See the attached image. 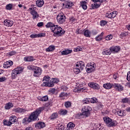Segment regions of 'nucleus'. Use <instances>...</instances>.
Listing matches in <instances>:
<instances>
[{"label":"nucleus","instance_id":"nucleus-9","mask_svg":"<svg viewBox=\"0 0 130 130\" xmlns=\"http://www.w3.org/2000/svg\"><path fill=\"white\" fill-rule=\"evenodd\" d=\"M85 69L87 73H92L95 70V63L94 62L87 63Z\"/></svg>","mask_w":130,"mask_h":130},{"label":"nucleus","instance_id":"nucleus-10","mask_svg":"<svg viewBox=\"0 0 130 130\" xmlns=\"http://www.w3.org/2000/svg\"><path fill=\"white\" fill-rule=\"evenodd\" d=\"M33 72L34 77L37 78L38 77H39V76L41 75V74L42 73V70H41V68L39 67H36Z\"/></svg>","mask_w":130,"mask_h":130},{"label":"nucleus","instance_id":"nucleus-43","mask_svg":"<svg viewBox=\"0 0 130 130\" xmlns=\"http://www.w3.org/2000/svg\"><path fill=\"white\" fill-rule=\"evenodd\" d=\"M36 67H35L33 65H30L27 67V69H28V70H31V71H34Z\"/></svg>","mask_w":130,"mask_h":130},{"label":"nucleus","instance_id":"nucleus-32","mask_svg":"<svg viewBox=\"0 0 130 130\" xmlns=\"http://www.w3.org/2000/svg\"><path fill=\"white\" fill-rule=\"evenodd\" d=\"M3 123L4 125H7V126H11L12 125V123H11L10 120L9 121L8 120H4Z\"/></svg>","mask_w":130,"mask_h":130},{"label":"nucleus","instance_id":"nucleus-17","mask_svg":"<svg viewBox=\"0 0 130 130\" xmlns=\"http://www.w3.org/2000/svg\"><path fill=\"white\" fill-rule=\"evenodd\" d=\"M111 48V50L112 51V52H113V53H115L116 52H118V51H119V50H120V48H119V47L118 46H113L112 47L110 48Z\"/></svg>","mask_w":130,"mask_h":130},{"label":"nucleus","instance_id":"nucleus-19","mask_svg":"<svg viewBox=\"0 0 130 130\" xmlns=\"http://www.w3.org/2000/svg\"><path fill=\"white\" fill-rule=\"evenodd\" d=\"M83 34L85 37H91V31L88 29L83 30Z\"/></svg>","mask_w":130,"mask_h":130},{"label":"nucleus","instance_id":"nucleus-46","mask_svg":"<svg viewBox=\"0 0 130 130\" xmlns=\"http://www.w3.org/2000/svg\"><path fill=\"white\" fill-rule=\"evenodd\" d=\"M67 96H68V93H64V92H61L60 94H59V98H61L62 97H67Z\"/></svg>","mask_w":130,"mask_h":130},{"label":"nucleus","instance_id":"nucleus-56","mask_svg":"<svg viewBox=\"0 0 130 130\" xmlns=\"http://www.w3.org/2000/svg\"><path fill=\"white\" fill-rule=\"evenodd\" d=\"M9 55H10V56H12L13 55H15V54H16V52L14 51H12L11 52H10L9 53Z\"/></svg>","mask_w":130,"mask_h":130},{"label":"nucleus","instance_id":"nucleus-4","mask_svg":"<svg viewBox=\"0 0 130 130\" xmlns=\"http://www.w3.org/2000/svg\"><path fill=\"white\" fill-rule=\"evenodd\" d=\"M82 113H79L77 115V116H82V115H84L86 117L88 116H90V114H91V111H92V108L89 106H85L84 108L82 109Z\"/></svg>","mask_w":130,"mask_h":130},{"label":"nucleus","instance_id":"nucleus-29","mask_svg":"<svg viewBox=\"0 0 130 130\" xmlns=\"http://www.w3.org/2000/svg\"><path fill=\"white\" fill-rule=\"evenodd\" d=\"M13 106H14V105H13V103H8L7 104H6L5 108L6 110H9V109H11V108H12V107H13Z\"/></svg>","mask_w":130,"mask_h":130},{"label":"nucleus","instance_id":"nucleus-16","mask_svg":"<svg viewBox=\"0 0 130 130\" xmlns=\"http://www.w3.org/2000/svg\"><path fill=\"white\" fill-rule=\"evenodd\" d=\"M30 14H31V15H32V19L34 20H35V19H36V18H38V17H39V14H38V13H37V12H36V11H35V10L31 11Z\"/></svg>","mask_w":130,"mask_h":130},{"label":"nucleus","instance_id":"nucleus-41","mask_svg":"<svg viewBox=\"0 0 130 130\" xmlns=\"http://www.w3.org/2000/svg\"><path fill=\"white\" fill-rule=\"evenodd\" d=\"M68 113V111L67 110H62L61 109L60 111V114H61L62 115H66Z\"/></svg>","mask_w":130,"mask_h":130},{"label":"nucleus","instance_id":"nucleus-27","mask_svg":"<svg viewBox=\"0 0 130 130\" xmlns=\"http://www.w3.org/2000/svg\"><path fill=\"white\" fill-rule=\"evenodd\" d=\"M55 49V47L53 45H50L48 48L46 49V51L49 52L50 51H53Z\"/></svg>","mask_w":130,"mask_h":130},{"label":"nucleus","instance_id":"nucleus-34","mask_svg":"<svg viewBox=\"0 0 130 130\" xmlns=\"http://www.w3.org/2000/svg\"><path fill=\"white\" fill-rule=\"evenodd\" d=\"M64 106L66 108H69L72 106V103L71 102H66L64 103Z\"/></svg>","mask_w":130,"mask_h":130},{"label":"nucleus","instance_id":"nucleus-30","mask_svg":"<svg viewBox=\"0 0 130 130\" xmlns=\"http://www.w3.org/2000/svg\"><path fill=\"white\" fill-rule=\"evenodd\" d=\"M101 4H97V3H95V4H92L91 5V7L92 8V10H94V9H98V8H99L100 7V5Z\"/></svg>","mask_w":130,"mask_h":130},{"label":"nucleus","instance_id":"nucleus-20","mask_svg":"<svg viewBox=\"0 0 130 130\" xmlns=\"http://www.w3.org/2000/svg\"><path fill=\"white\" fill-rule=\"evenodd\" d=\"M36 5L39 8H41V7L44 5V1L37 0L36 1Z\"/></svg>","mask_w":130,"mask_h":130},{"label":"nucleus","instance_id":"nucleus-52","mask_svg":"<svg viewBox=\"0 0 130 130\" xmlns=\"http://www.w3.org/2000/svg\"><path fill=\"white\" fill-rule=\"evenodd\" d=\"M117 12L116 11H114L112 13H111L112 14V19H113L114 18H115V17H116V14Z\"/></svg>","mask_w":130,"mask_h":130},{"label":"nucleus","instance_id":"nucleus-38","mask_svg":"<svg viewBox=\"0 0 130 130\" xmlns=\"http://www.w3.org/2000/svg\"><path fill=\"white\" fill-rule=\"evenodd\" d=\"M6 10H8L9 11H11L12 9L13 8V4H9L8 5H7L6 6Z\"/></svg>","mask_w":130,"mask_h":130},{"label":"nucleus","instance_id":"nucleus-42","mask_svg":"<svg viewBox=\"0 0 130 130\" xmlns=\"http://www.w3.org/2000/svg\"><path fill=\"white\" fill-rule=\"evenodd\" d=\"M75 126H76V125H75V124H74L72 122H70L68 124L67 127L72 128V127H75Z\"/></svg>","mask_w":130,"mask_h":130},{"label":"nucleus","instance_id":"nucleus-62","mask_svg":"<svg viewBox=\"0 0 130 130\" xmlns=\"http://www.w3.org/2000/svg\"><path fill=\"white\" fill-rule=\"evenodd\" d=\"M43 24H44L43 22H39L37 24V26L38 27H42V26H43Z\"/></svg>","mask_w":130,"mask_h":130},{"label":"nucleus","instance_id":"nucleus-25","mask_svg":"<svg viewBox=\"0 0 130 130\" xmlns=\"http://www.w3.org/2000/svg\"><path fill=\"white\" fill-rule=\"evenodd\" d=\"M73 51L72 50H64L61 52L62 55H67V54H70V53H72Z\"/></svg>","mask_w":130,"mask_h":130},{"label":"nucleus","instance_id":"nucleus-5","mask_svg":"<svg viewBox=\"0 0 130 130\" xmlns=\"http://www.w3.org/2000/svg\"><path fill=\"white\" fill-rule=\"evenodd\" d=\"M104 121L106 123L107 126L109 127H113V126H116L117 125V121L115 120H112L109 117H105L103 118Z\"/></svg>","mask_w":130,"mask_h":130},{"label":"nucleus","instance_id":"nucleus-60","mask_svg":"<svg viewBox=\"0 0 130 130\" xmlns=\"http://www.w3.org/2000/svg\"><path fill=\"white\" fill-rule=\"evenodd\" d=\"M6 62H8V64L10 67H12V66H13V62L11 60H9V61H6Z\"/></svg>","mask_w":130,"mask_h":130},{"label":"nucleus","instance_id":"nucleus-2","mask_svg":"<svg viewBox=\"0 0 130 130\" xmlns=\"http://www.w3.org/2000/svg\"><path fill=\"white\" fill-rule=\"evenodd\" d=\"M84 69H85V63L82 61H79L75 64L73 71L76 75H78V74L81 73Z\"/></svg>","mask_w":130,"mask_h":130},{"label":"nucleus","instance_id":"nucleus-50","mask_svg":"<svg viewBox=\"0 0 130 130\" xmlns=\"http://www.w3.org/2000/svg\"><path fill=\"white\" fill-rule=\"evenodd\" d=\"M102 39H103V38L99 36H98L97 37H95L96 41H101Z\"/></svg>","mask_w":130,"mask_h":130},{"label":"nucleus","instance_id":"nucleus-63","mask_svg":"<svg viewBox=\"0 0 130 130\" xmlns=\"http://www.w3.org/2000/svg\"><path fill=\"white\" fill-rule=\"evenodd\" d=\"M118 77V75L117 74H115L113 75V79H114L115 80H116Z\"/></svg>","mask_w":130,"mask_h":130},{"label":"nucleus","instance_id":"nucleus-31","mask_svg":"<svg viewBox=\"0 0 130 130\" xmlns=\"http://www.w3.org/2000/svg\"><path fill=\"white\" fill-rule=\"evenodd\" d=\"M116 112L119 116H124L125 115V113L120 110H117Z\"/></svg>","mask_w":130,"mask_h":130},{"label":"nucleus","instance_id":"nucleus-40","mask_svg":"<svg viewBox=\"0 0 130 130\" xmlns=\"http://www.w3.org/2000/svg\"><path fill=\"white\" fill-rule=\"evenodd\" d=\"M128 35V34L127 33V32H121V34H120V37L121 38H123V37H125L126 36H127Z\"/></svg>","mask_w":130,"mask_h":130},{"label":"nucleus","instance_id":"nucleus-33","mask_svg":"<svg viewBox=\"0 0 130 130\" xmlns=\"http://www.w3.org/2000/svg\"><path fill=\"white\" fill-rule=\"evenodd\" d=\"M96 105L98 109H99L100 110H102V109H103V105H102V103H101V102H98L96 103Z\"/></svg>","mask_w":130,"mask_h":130},{"label":"nucleus","instance_id":"nucleus-7","mask_svg":"<svg viewBox=\"0 0 130 130\" xmlns=\"http://www.w3.org/2000/svg\"><path fill=\"white\" fill-rule=\"evenodd\" d=\"M22 72H23L22 67H18L15 68L14 70L12 71V73L11 74L12 78L15 79L17 77V75H19V74H21Z\"/></svg>","mask_w":130,"mask_h":130},{"label":"nucleus","instance_id":"nucleus-11","mask_svg":"<svg viewBox=\"0 0 130 130\" xmlns=\"http://www.w3.org/2000/svg\"><path fill=\"white\" fill-rule=\"evenodd\" d=\"M88 86L90 88H93L94 90H99L100 89L99 84L95 82H90L88 83Z\"/></svg>","mask_w":130,"mask_h":130},{"label":"nucleus","instance_id":"nucleus-59","mask_svg":"<svg viewBox=\"0 0 130 130\" xmlns=\"http://www.w3.org/2000/svg\"><path fill=\"white\" fill-rule=\"evenodd\" d=\"M127 101H128V100L126 98L122 100L123 103H127Z\"/></svg>","mask_w":130,"mask_h":130},{"label":"nucleus","instance_id":"nucleus-44","mask_svg":"<svg viewBox=\"0 0 130 130\" xmlns=\"http://www.w3.org/2000/svg\"><path fill=\"white\" fill-rule=\"evenodd\" d=\"M74 51H76L77 52L78 51H82V50H83V49H82L81 47L78 46L75 49H74Z\"/></svg>","mask_w":130,"mask_h":130},{"label":"nucleus","instance_id":"nucleus-45","mask_svg":"<svg viewBox=\"0 0 130 130\" xmlns=\"http://www.w3.org/2000/svg\"><path fill=\"white\" fill-rule=\"evenodd\" d=\"M76 34H83V33H84V30L78 28L76 31Z\"/></svg>","mask_w":130,"mask_h":130},{"label":"nucleus","instance_id":"nucleus-22","mask_svg":"<svg viewBox=\"0 0 130 130\" xmlns=\"http://www.w3.org/2000/svg\"><path fill=\"white\" fill-rule=\"evenodd\" d=\"M113 85L114 84H111L110 83H108L106 84H104L103 85V87L104 88H105V89H111V88H112V87H113Z\"/></svg>","mask_w":130,"mask_h":130},{"label":"nucleus","instance_id":"nucleus-18","mask_svg":"<svg viewBox=\"0 0 130 130\" xmlns=\"http://www.w3.org/2000/svg\"><path fill=\"white\" fill-rule=\"evenodd\" d=\"M36 127H38V128H43L45 126V123L43 122H39L35 125Z\"/></svg>","mask_w":130,"mask_h":130},{"label":"nucleus","instance_id":"nucleus-14","mask_svg":"<svg viewBox=\"0 0 130 130\" xmlns=\"http://www.w3.org/2000/svg\"><path fill=\"white\" fill-rule=\"evenodd\" d=\"M45 34L44 33H40L39 34H32L30 36V38H37L39 37H44Z\"/></svg>","mask_w":130,"mask_h":130},{"label":"nucleus","instance_id":"nucleus-49","mask_svg":"<svg viewBox=\"0 0 130 130\" xmlns=\"http://www.w3.org/2000/svg\"><path fill=\"white\" fill-rule=\"evenodd\" d=\"M112 13H106L105 14V17L107 18H109V19H112Z\"/></svg>","mask_w":130,"mask_h":130},{"label":"nucleus","instance_id":"nucleus-58","mask_svg":"<svg viewBox=\"0 0 130 130\" xmlns=\"http://www.w3.org/2000/svg\"><path fill=\"white\" fill-rule=\"evenodd\" d=\"M5 80H6V77H2L0 78V82H5Z\"/></svg>","mask_w":130,"mask_h":130},{"label":"nucleus","instance_id":"nucleus-23","mask_svg":"<svg viewBox=\"0 0 130 130\" xmlns=\"http://www.w3.org/2000/svg\"><path fill=\"white\" fill-rule=\"evenodd\" d=\"M38 100H39V101H42V102H46L47 101V100H48V96L45 95L42 98L39 96V98H38Z\"/></svg>","mask_w":130,"mask_h":130},{"label":"nucleus","instance_id":"nucleus-48","mask_svg":"<svg viewBox=\"0 0 130 130\" xmlns=\"http://www.w3.org/2000/svg\"><path fill=\"white\" fill-rule=\"evenodd\" d=\"M88 100H89V103L91 102V103H97V99L95 100L94 98L91 99H88Z\"/></svg>","mask_w":130,"mask_h":130},{"label":"nucleus","instance_id":"nucleus-53","mask_svg":"<svg viewBox=\"0 0 130 130\" xmlns=\"http://www.w3.org/2000/svg\"><path fill=\"white\" fill-rule=\"evenodd\" d=\"M85 88H82L80 89H77L75 92H77V93H80V92H83V91H84Z\"/></svg>","mask_w":130,"mask_h":130},{"label":"nucleus","instance_id":"nucleus-26","mask_svg":"<svg viewBox=\"0 0 130 130\" xmlns=\"http://www.w3.org/2000/svg\"><path fill=\"white\" fill-rule=\"evenodd\" d=\"M24 61H33L35 60L33 56H27L24 58Z\"/></svg>","mask_w":130,"mask_h":130},{"label":"nucleus","instance_id":"nucleus-8","mask_svg":"<svg viewBox=\"0 0 130 130\" xmlns=\"http://www.w3.org/2000/svg\"><path fill=\"white\" fill-rule=\"evenodd\" d=\"M57 19V22L59 24H62L63 23H64L66 22V15L62 13H59L56 17Z\"/></svg>","mask_w":130,"mask_h":130},{"label":"nucleus","instance_id":"nucleus-12","mask_svg":"<svg viewBox=\"0 0 130 130\" xmlns=\"http://www.w3.org/2000/svg\"><path fill=\"white\" fill-rule=\"evenodd\" d=\"M113 87L119 92H120V91H123V87H122V85H121V84L115 83L113 84Z\"/></svg>","mask_w":130,"mask_h":130},{"label":"nucleus","instance_id":"nucleus-1","mask_svg":"<svg viewBox=\"0 0 130 130\" xmlns=\"http://www.w3.org/2000/svg\"><path fill=\"white\" fill-rule=\"evenodd\" d=\"M43 110H44V107H40L37 109L36 111L31 113L29 117H25L23 119L22 123L26 124L31 122V121L36 120V119H37V117L39 116V114H40Z\"/></svg>","mask_w":130,"mask_h":130},{"label":"nucleus","instance_id":"nucleus-13","mask_svg":"<svg viewBox=\"0 0 130 130\" xmlns=\"http://www.w3.org/2000/svg\"><path fill=\"white\" fill-rule=\"evenodd\" d=\"M4 25L7 27H12L14 25V21L6 19L4 21Z\"/></svg>","mask_w":130,"mask_h":130},{"label":"nucleus","instance_id":"nucleus-15","mask_svg":"<svg viewBox=\"0 0 130 130\" xmlns=\"http://www.w3.org/2000/svg\"><path fill=\"white\" fill-rule=\"evenodd\" d=\"M12 110L16 113H22V112H25V109L21 108H15Z\"/></svg>","mask_w":130,"mask_h":130},{"label":"nucleus","instance_id":"nucleus-35","mask_svg":"<svg viewBox=\"0 0 130 130\" xmlns=\"http://www.w3.org/2000/svg\"><path fill=\"white\" fill-rule=\"evenodd\" d=\"M58 82H59V80L57 78H52V81H51V83H53V85H54V84H57Z\"/></svg>","mask_w":130,"mask_h":130},{"label":"nucleus","instance_id":"nucleus-28","mask_svg":"<svg viewBox=\"0 0 130 130\" xmlns=\"http://www.w3.org/2000/svg\"><path fill=\"white\" fill-rule=\"evenodd\" d=\"M111 49L110 48V49L108 50H105V51H103V54L106 55H110L111 54Z\"/></svg>","mask_w":130,"mask_h":130},{"label":"nucleus","instance_id":"nucleus-21","mask_svg":"<svg viewBox=\"0 0 130 130\" xmlns=\"http://www.w3.org/2000/svg\"><path fill=\"white\" fill-rule=\"evenodd\" d=\"M16 119H17V117L14 115H12L9 118V121L11 122V124L15 123L16 122Z\"/></svg>","mask_w":130,"mask_h":130},{"label":"nucleus","instance_id":"nucleus-36","mask_svg":"<svg viewBox=\"0 0 130 130\" xmlns=\"http://www.w3.org/2000/svg\"><path fill=\"white\" fill-rule=\"evenodd\" d=\"M57 117V113H53L50 117V119H55Z\"/></svg>","mask_w":130,"mask_h":130},{"label":"nucleus","instance_id":"nucleus-54","mask_svg":"<svg viewBox=\"0 0 130 130\" xmlns=\"http://www.w3.org/2000/svg\"><path fill=\"white\" fill-rule=\"evenodd\" d=\"M110 39H112V35H109L106 37V40L108 41L110 40Z\"/></svg>","mask_w":130,"mask_h":130},{"label":"nucleus","instance_id":"nucleus-39","mask_svg":"<svg viewBox=\"0 0 130 130\" xmlns=\"http://www.w3.org/2000/svg\"><path fill=\"white\" fill-rule=\"evenodd\" d=\"M82 103L83 104H89V103H90V100H89L88 98L84 99V100L82 101Z\"/></svg>","mask_w":130,"mask_h":130},{"label":"nucleus","instance_id":"nucleus-24","mask_svg":"<svg viewBox=\"0 0 130 130\" xmlns=\"http://www.w3.org/2000/svg\"><path fill=\"white\" fill-rule=\"evenodd\" d=\"M80 7H82L83 10H86L87 9V2L86 1H81Z\"/></svg>","mask_w":130,"mask_h":130},{"label":"nucleus","instance_id":"nucleus-37","mask_svg":"<svg viewBox=\"0 0 130 130\" xmlns=\"http://www.w3.org/2000/svg\"><path fill=\"white\" fill-rule=\"evenodd\" d=\"M54 24L51 23V22H48L46 25V28H50V29H51V28H52V27H53V26H54Z\"/></svg>","mask_w":130,"mask_h":130},{"label":"nucleus","instance_id":"nucleus-55","mask_svg":"<svg viewBox=\"0 0 130 130\" xmlns=\"http://www.w3.org/2000/svg\"><path fill=\"white\" fill-rule=\"evenodd\" d=\"M67 6H68V8L70 7H73V3L70 2H68L66 3Z\"/></svg>","mask_w":130,"mask_h":130},{"label":"nucleus","instance_id":"nucleus-64","mask_svg":"<svg viewBox=\"0 0 130 130\" xmlns=\"http://www.w3.org/2000/svg\"><path fill=\"white\" fill-rule=\"evenodd\" d=\"M70 21H72V22H75V21H76V18L72 17L70 18Z\"/></svg>","mask_w":130,"mask_h":130},{"label":"nucleus","instance_id":"nucleus-6","mask_svg":"<svg viewBox=\"0 0 130 130\" xmlns=\"http://www.w3.org/2000/svg\"><path fill=\"white\" fill-rule=\"evenodd\" d=\"M50 77L48 76H46L43 78L42 87H53V83H51V81H50Z\"/></svg>","mask_w":130,"mask_h":130},{"label":"nucleus","instance_id":"nucleus-57","mask_svg":"<svg viewBox=\"0 0 130 130\" xmlns=\"http://www.w3.org/2000/svg\"><path fill=\"white\" fill-rule=\"evenodd\" d=\"M126 79L127 81H130V71H129L127 73Z\"/></svg>","mask_w":130,"mask_h":130},{"label":"nucleus","instance_id":"nucleus-51","mask_svg":"<svg viewBox=\"0 0 130 130\" xmlns=\"http://www.w3.org/2000/svg\"><path fill=\"white\" fill-rule=\"evenodd\" d=\"M4 68L5 69H8V68H10V67H11L9 65L8 63L7 62H5L4 63Z\"/></svg>","mask_w":130,"mask_h":130},{"label":"nucleus","instance_id":"nucleus-3","mask_svg":"<svg viewBox=\"0 0 130 130\" xmlns=\"http://www.w3.org/2000/svg\"><path fill=\"white\" fill-rule=\"evenodd\" d=\"M51 30L54 34H56V35H58V36H61L62 34H64L66 31L62 29L60 26H58L57 25H55L51 28Z\"/></svg>","mask_w":130,"mask_h":130},{"label":"nucleus","instance_id":"nucleus-47","mask_svg":"<svg viewBox=\"0 0 130 130\" xmlns=\"http://www.w3.org/2000/svg\"><path fill=\"white\" fill-rule=\"evenodd\" d=\"M108 22L105 20H101L100 22L101 26H105L107 24Z\"/></svg>","mask_w":130,"mask_h":130},{"label":"nucleus","instance_id":"nucleus-61","mask_svg":"<svg viewBox=\"0 0 130 130\" xmlns=\"http://www.w3.org/2000/svg\"><path fill=\"white\" fill-rule=\"evenodd\" d=\"M49 92L52 93V94H54V93H55V89L54 88H52L50 89Z\"/></svg>","mask_w":130,"mask_h":130}]
</instances>
